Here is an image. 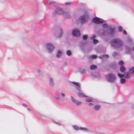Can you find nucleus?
Listing matches in <instances>:
<instances>
[{
	"instance_id": "obj_35",
	"label": "nucleus",
	"mask_w": 134,
	"mask_h": 134,
	"mask_svg": "<svg viewBox=\"0 0 134 134\" xmlns=\"http://www.w3.org/2000/svg\"><path fill=\"white\" fill-rule=\"evenodd\" d=\"M80 71L82 74H83L85 72V70L84 69H80Z\"/></svg>"
},
{
	"instance_id": "obj_6",
	"label": "nucleus",
	"mask_w": 134,
	"mask_h": 134,
	"mask_svg": "<svg viewBox=\"0 0 134 134\" xmlns=\"http://www.w3.org/2000/svg\"><path fill=\"white\" fill-rule=\"evenodd\" d=\"M71 101L77 106H80L82 103V102L75 99L72 96H70Z\"/></svg>"
},
{
	"instance_id": "obj_21",
	"label": "nucleus",
	"mask_w": 134,
	"mask_h": 134,
	"mask_svg": "<svg viewBox=\"0 0 134 134\" xmlns=\"http://www.w3.org/2000/svg\"><path fill=\"white\" fill-rule=\"evenodd\" d=\"M86 100L87 102H93V100L88 98H87L86 99Z\"/></svg>"
},
{
	"instance_id": "obj_44",
	"label": "nucleus",
	"mask_w": 134,
	"mask_h": 134,
	"mask_svg": "<svg viewBox=\"0 0 134 134\" xmlns=\"http://www.w3.org/2000/svg\"><path fill=\"white\" fill-rule=\"evenodd\" d=\"M72 84H79V83H78L75 82H72Z\"/></svg>"
},
{
	"instance_id": "obj_30",
	"label": "nucleus",
	"mask_w": 134,
	"mask_h": 134,
	"mask_svg": "<svg viewBox=\"0 0 134 134\" xmlns=\"http://www.w3.org/2000/svg\"><path fill=\"white\" fill-rule=\"evenodd\" d=\"M103 28H106L108 27V26L106 24H104L103 25Z\"/></svg>"
},
{
	"instance_id": "obj_39",
	"label": "nucleus",
	"mask_w": 134,
	"mask_h": 134,
	"mask_svg": "<svg viewBox=\"0 0 134 134\" xmlns=\"http://www.w3.org/2000/svg\"><path fill=\"white\" fill-rule=\"evenodd\" d=\"M71 3H65V5H70Z\"/></svg>"
},
{
	"instance_id": "obj_13",
	"label": "nucleus",
	"mask_w": 134,
	"mask_h": 134,
	"mask_svg": "<svg viewBox=\"0 0 134 134\" xmlns=\"http://www.w3.org/2000/svg\"><path fill=\"white\" fill-rule=\"evenodd\" d=\"M80 130L84 132H87L88 129L86 128L80 127Z\"/></svg>"
},
{
	"instance_id": "obj_20",
	"label": "nucleus",
	"mask_w": 134,
	"mask_h": 134,
	"mask_svg": "<svg viewBox=\"0 0 134 134\" xmlns=\"http://www.w3.org/2000/svg\"><path fill=\"white\" fill-rule=\"evenodd\" d=\"M125 79L122 78L121 79V83H124L125 82Z\"/></svg>"
},
{
	"instance_id": "obj_28",
	"label": "nucleus",
	"mask_w": 134,
	"mask_h": 134,
	"mask_svg": "<svg viewBox=\"0 0 134 134\" xmlns=\"http://www.w3.org/2000/svg\"><path fill=\"white\" fill-rule=\"evenodd\" d=\"M60 94L61 97H64L65 96V94L63 93H61Z\"/></svg>"
},
{
	"instance_id": "obj_14",
	"label": "nucleus",
	"mask_w": 134,
	"mask_h": 134,
	"mask_svg": "<svg viewBox=\"0 0 134 134\" xmlns=\"http://www.w3.org/2000/svg\"><path fill=\"white\" fill-rule=\"evenodd\" d=\"M126 69L125 67L123 66H121L120 68V71L122 72H124L125 71Z\"/></svg>"
},
{
	"instance_id": "obj_15",
	"label": "nucleus",
	"mask_w": 134,
	"mask_h": 134,
	"mask_svg": "<svg viewBox=\"0 0 134 134\" xmlns=\"http://www.w3.org/2000/svg\"><path fill=\"white\" fill-rule=\"evenodd\" d=\"M87 132H88L89 133H94L95 134H96V132H95L93 130H91V129H88V130L87 131Z\"/></svg>"
},
{
	"instance_id": "obj_3",
	"label": "nucleus",
	"mask_w": 134,
	"mask_h": 134,
	"mask_svg": "<svg viewBox=\"0 0 134 134\" xmlns=\"http://www.w3.org/2000/svg\"><path fill=\"white\" fill-rule=\"evenodd\" d=\"M107 78L108 81L111 82H114L116 80L115 77L113 74L111 73L107 75Z\"/></svg>"
},
{
	"instance_id": "obj_38",
	"label": "nucleus",
	"mask_w": 134,
	"mask_h": 134,
	"mask_svg": "<svg viewBox=\"0 0 134 134\" xmlns=\"http://www.w3.org/2000/svg\"><path fill=\"white\" fill-rule=\"evenodd\" d=\"M123 33L125 35L127 33L125 30H124L123 31Z\"/></svg>"
},
{
	"instance_id": "obj_40",
	"label": "nucleus",
	"mask_w": 134,
	"mask_h": 134,
	"mask_svg": "<svg viewBox=\"0 0 134 134\" xmlns=\"http://www.w3.org/2000/svg\"><path fill=\"white\" fill-rule=\"evenodd\" d=\"M131 108L132 109H134V104L131 106Z\"/></svg>"
},
{
	"instance_id": "obj_8",
	"label": "nucleus",
	"mask_w": 134,
	"mask_h": 134,
	"mask_svg": "<svg viewBox=\"0 0 134 134\" xmlns=\"http://www.w3.org/2000/svg\"><path fill=\"white\" fill-rule=\"evenodd\" d=\"M72 34L74 36L77 37L80 35L79 31L77 29H75L73 31Z\"/></svg>"
},
{
	"instance_id": "obj_19",
	"label": "nucleus",
	"mask_w": 134,
	"mask_h": 134,
	"mask_svg": "<svg viewBox=\"0 0 134 134\" xmlns=\"http://www.w3.org/2000/svg\"><path fill=\"white\" fill-rule=\"evenodd\" d=\"M62 54V52L60 51H59L57 55V56L58 58H59L60 56V55H61Z\"/></svg>"
},
{
	"instance_id": "obj_2",
	"label": "nucleus",
	"mask_w": 134,
	"mask_h": 134,
	"mask_svg": "<svg viewBox=\"0 0 134 134\" xmlns=\"http://www.w3.org/2000/svg\"><path fill=\"white\" fill-rule=\"evenodd\" d=\"M111 44L114 47H119L122 46V43L119 39L114 38L112 40Z\"/></svg>"
},
{
	"instance_id": "obj_24",
	"label": "nucleus",
	"mask_w": 134,
	"mask_h": 134,
	"mask_svg": "<svg viewBox=\"0 0 134 134\" xmlns=\"http://www.w3.org/2000/svg\"><path fill=\"white\" fill-rule=\"evenodd\" d=\"M122 29L121 27L119 26L118 27V31L120 32H121L122 31Z\"/></svg>"
},
{
	"instance_id": "obj_42",
	"label": "nucleus",
	"mask_w": 134,
	"mask_h": 134,
	"mask_svg": "<svg viewBox=\"0 0 134 134\" xmlns=\"http://www.w3.org/2000/svg\"><path fill=\"white\" fill-rule=\"evenodd\" d=\"M25 107H27V105L26 104H25L24 103H23L22 104Z\"/></svg>"
},
{
	"instance_id": "obj_43",
	"label": "nucleus",
	"mask_w": 134,
	"mask_h": 134,
	"mask_svg": "<svg viewBox=\"0 0 134 134\" xmlns=\"http://www.w3.org/2000/svg\"><path fill=\"white\" fill-rule=\"evenodd\" d=\"M50 81L51 83H52L53 82V79H50Z\"/></svg>"
},
{
	"instance_id": "obj_1",
	"label": "nucleus",
	"mask_w": 134,
	"mask_h": 134,
	"mask_svg": "<svg viewBox=\"0 0 134 134\" xmlns=\"http://www.w3.org/2000/svg\"><path fill=\"white\" fill-rule=\"evenodd\" d=\"M83 12L84 15L81 16L79 20V22L81 24L86 22L89 19V16L87 14V11H83Z\"/></svg>"
},
{
	"instance_id": "obj_9",
	"label": "nucleus",
	"mask_w": 134,
	"mask_h": 134,
	"mask_svg": "<svg viewBox=\"0 0 134 134\" xmlns=\"http://www.w3.org/2000/svg\"><path fill=\"white\" fill-rule=\"evenodd\" d=\"M101 105L99 104L95 105L93 107V109L94 110L96 111H99Z\"/></svg>"
},
{
	"instance_id": "obj_36",
	"label": "nucleus",
	"mask_w": 134,
	"mask_h": 134,
	"mask_svg": "<svg viewBox=\"0 0 134 134\" xmlns=\"http://www.w3.org/2000/svg\"><path fill=\"white\" fill-rule=\"evenodd\" d=\"M96 37V36L95 35H93L91 37V39L92 40H94L95 38Z\"/></svg>"
},
{
	"instance_id": "obj_31",
	"label": "nucleus",
	"mask_w": 134,
	"mask_h": 134,
	"mask_svg": "<svg viewBox=\"0 0 134 134\" xmlns=\"http://www.w3.org/2000/svg\"><path fill=\"white\" fill-rule=\"evenodd\" d=\"M118 76L121 78H122L124 76V75L121 74L120 73H119L118 74Z\"/></svg>"
},
{
	"instance_id": "obj_12",
	"label": "nucleus",
	"mask_w": 134,
	"mask_h": 134,
	"mask_svg": "<svg viewBox=\"0 0 134 134\" xmlns=\"http://www.w3.org/2000/svg\"><path fill=\"white\" fill-rule=\"evenodd\" d=\"M72 126L74 129L75 130L78 131L80 130V127H79L77 125H73Z\"/></svg>"
},
{
	"instance_id": "obj_4",
	"label": "nucleus",
	"mask_w": 134,
	"mask_h": 134,
	"mask_svg": "<svg viewBox=\"0 0 134 134\" xmlns=\"http://www.w3.org/2000/svg\"><path fill=\"white\" fill-rule=\"evenodd\" d=\"M55 14H62L65 17H66V16L68 14V13L64 12L62 9L60 8H57L56 9Z\"/></svg>"
},
{
	"instance_id": "obj_11",
	"label": "nucleus",
	"mask_w": 134,
	"mask_h": 134,
	"mask_svg": "<svg viewBox=\"0 0 134 134\" xmlns=\"http://www.w3.org/2000/svg\"><path fill=\"white\" fill-rule=\"evenodd\" d=\"M75 87L77 89L78 91H81V88H80V84H74Z\"/></svg>"
},
{
	"instance_id": "obj_41",
	"label": "nucleus",
	"mask_w": 134,
	"mask_h": 134,
	"mask_svg": "<svg viewBox=\"0 0 134 134\" xmlns=\"http://www.w3.org/2000/svg\"><path fill=\"white\" fill-rule=\"evenodd\" d=\"M103 57H105L106 58H108V55H104L103 56Z\"/></svg>"
},
{
	"instance_id": "obj_5",
	"label": "nucleus",
	"mask_w": 134,
	"mask_h": 134,
	"mask_svg": "<svg viewBox=\"0 0 134 134\" xmlns=\"http://www.w3.org/2000/svg\"><path fill=\"white\" fill-rule=\"evenodd\" d=\"M93 21L95 24H98L102 23L103 20L97 17H95L93 19Z\"/></svg>"
},
{
	"instance_id": "obj_32",
	"label": "nucleus",
	"mask_w": 134,
	"mask_h": 134,
	"mask_svg": "<svg viewBox=\"0 0 134 134\" xmlns=\"http://www.w3.org/2000/svg\"><path fill=\"white\" fill-rule=\"evenodd\" d=\"M63 32L61 30V29L60 30V34H59V36H58V37H60L62 36V34H63Z\"/></svg>"
},
{
	"instance_id": "obj_7",
	"label": "nucleus",
	"mask_w": 134,
	"mask_h": 134,
	"mask_svg": "<svg viewBox=\"0 0 134 134\" xmlns=\"http://www.w3.org/2000/svg\"><path fill=\"white\" fill-rule=\"evenodd\" d=\"M47 49L49 52H51L54 49V47L53 45L51 43H48L46 46Z\"/></svg>"
},
{
	"instance_id": "obj_29",
	"label": "nucleus",
	"mask_w": 134,
	"mask_h": 134,
	"mask_svg": "<svg viewBox=\"0 0 134 134\" xmlns=\"http://www.w3.org/2000/svg\"><path fill=\"white\" fill-rule=\"evenodd\" d=\"M48 3L49 4H51L54 3V2L52 1H48Z\"/></svg>"
},
{
	"instance_id": "obj_22",
	"label": "nucleus",
	"mask_w": 134,
	"mask_h": 134,
	"mask_svg": "<svg viewBox=\"0 0 134 134\" xmlns=\"http://www.w3.org/2000/svg\"><path fill=\"white\" fill-rule=\"evenodd\" d=\"M55 98L58 101H60L61 100V98L59 97V96H56L55 97Z\"/></svg>"
},
{
	"instance_id": "obj_46",
	"label": "nucleus",
	"mask_w": 134,
	"mask_h": 134,
	"mask_svg": "<svg viewBox=\"0 0 134 134\" xmlns=\"http://www.w3.org/2000/svg\"><path fill=\"white\" fill-rule=\"evenodd\" d=\"M133 51H134V47L133 48Z\"/></svg>"
},
{
	"instance_id": "obj_23",
	"label": "nucleus",
	"mask_w": 134,
	"mask_h": 134,
	"mask_svg": "<svg viewBox=\"0 0 134 134\" xmlns=\"http://www.w3.org/2000/svg\"><path fill=\"white\" fill-rule=\"evenodd\" d=\"M68 56H70L71 55V52L70 50H68L66 52Z\"/></svg>"
},
{
	"instance_id": "obj_10",
	"label": "nucleus",
	"mask_w": 134,
	"mask_h": 134,
	"mask_svg": "<svg viewBox=\"0 0 134 134\" xmlns=\"http://www.w3.org/2000/svg\"><path fill=\"white\" fill-rule=\"evenodd\" d=\"M78 95L79 97L81 98L88 97L87 96L81 93H78Z\"/></svg>"
},
{
	"instance_id": "obj_37",
	"label": "nucleus",
	"mask_w": 134,
	"mask_h": 134,
	"mask_svg": "<svg viewBox=\"0 0 134 134\" xmlns=\"http://www.w3.org/2000/svg\"><path fill=\"white\" fill-rule=\"evenodd\" d=\"M93 105V103H90L88 104V105L90 106H92Z\"/></svg>"
},
{
	"instance_id": "obj_17",
	"label": "nucleus",
	"mask_w": 134,
	"mask_h": 134,
	"mask_svg": "<svg viewBox=\"0 0 134 134\" xmlns=\"http://www.w3.org/2000/svg\"><path fill=\"white\" fill-rule=\"evenodd\" d=\"M97 68V66L95 65H92L90 66V68L91 70H93Z\"/></svg>"
},
{
	"instance_id": "obj_45",
	"label": "nucleus",
	"mask_w": 134,
	"mask_h": 134,
	"mask_svg": "<svg viewBox=\"0 0 134 134\" xmlns=\"http://www.w3.org/2000/svg\"><path fill=\"white\" fill-rule=\"evenodd\" d=\"M27 109H28V110H29V111H31V110H30L29 109V108H27Z\"/></svg>"
},
{
	"instance_id": "obj_16",
	"label": "nucleus",
	"mask_w": 134,
	"mask_h": 134,
	"mask_svg": "<svg viewBox=\"0 0 134 134\" xmlns=\"http://www.w3.org/2000/svg\"><path fill=\"white\" fill-rule=\"evenodd\" d=\"M129 72L130 73H134V67H132L129 70Z\"/></svg>"
},
{
	"instance_id": "obj_18",
	"label": "nucleus",
	"mask_w": 134,
	"mask_h": 134,
	"mask_svg": "<svg viewBox=\"0 0 134 134\" xmlns=\"http://www.w3.org/2000/svg\"><path fill=\"white\" fill-rule=\"evenodd\" d=\"M124 76L125 77L127 78L130 77V75L127 73H125L124 74Z\"/></svg>"
},
{
	"instance_id": "obj_25",
	"label": "nucleus",
	"mask_w": 134,
	"mask_h": 134,
	"mask_svg": "<svg viewBox=\"0 0 134 134\" xmlns=\"http://www.w3.org/2000/svg\"><path fill=\"white\" fill-rule=\"evenodd\" d=\"M97 57L96 55H92L91 56V57L93 59H96Z\"/></svg>"
},
{
	"instance_id": "obj_27",
	"label": "nucleus",
	"mask_w": 134,
	"mask_h": 134,
	"mask_svg": "<svg viewBox=\"0 0 134 134\" xmlns=\"http://www.w3.org/2000/svg\"><path fill=\"white\" fill-rule=\"evenodd\" d=\"M53 122L55 124H57L58 125H59L60 126L61 125V124L56 122L54 120H53Z\"/></svg>"
},
{
	"instance_id": "obj_34",
	"label": "nucleus",
	"mask_w": 134,
	"mask_h": 134,
	"mask_svg": "<svg viewBox=\"0 0 134 134\" xmlns=\"http://www.w3.org/2000/svg\"><path fill=\"white\" fill-rule=\"evenodd\" d=\"M87 38V35H84L83 36V39H86Z\"/></svg>"
},
{
	"instance_id": "obj_33",
	"label": "nucleus",
	"mask_w": 134,
	"mask_h": 134,
	"mask_svg": "<svg viewBox=\"0 0 134 134\" xmlns=\"http://www.w3.org/2000/svg\"><path fill=\"white\" fill-rule=\"evenodd\" d=\"M93 40V42L94 43L96 44L98 42V41L96 39H94Z\"/></svg>"
},
{
	"instance_id": "obj_26",
	"label": "nucleus",
	"mask_w": 134,
	"mask_h": 134,
	"mask_svg": "<svg viewBox=\"0 0 134 134\" xmlns=\"http://www.w3.org/2000/svg\"><path fill=\"white\" fill-rule=\"evenodd\" d=\"M124 64L123 62L122 61H120L119 63V65L122 66Z\"/></svg>"
}]
</instances>
